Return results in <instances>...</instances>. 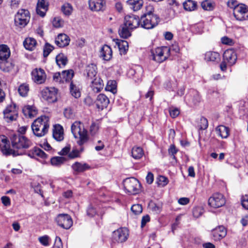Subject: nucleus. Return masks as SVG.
Here are the masks:
<instances>
[{
	"label": "nucleus",
	"mask_w": 248,
	"mask_h": 248,
	"mask_svg": "<svg viewBox=\"0 0 248 248\" xmlns=\"http://www.w3.org/2000/svg\"><path fill=\"white\" fill-rule=\"evenodd\" d=\"M154 8L153 5L149 4L146 7V12L143 15H150L151 16H158L157 15L154 14Z\"/></svg>",
	"instance_id": "obj_53"
},
{
	"label": "nucleus",
	"mask_w": 248,
	"mask_h": 248,
	"mask_svg": "<svg viewBox=\"0 0 248 248\" xmlns=\"http://www.w3.org/2000/svg\"><path fill=\"white\" fill-rule=\"evenodd\" d=\"M117 82L114 80H108L105 87V90L107 92H110L112 93H117Z\"/></svg>",
	"instance_id": "obj_36"
},
{
	"label": "nucleus",
	"mask_w": 248,
	"mask_h": 248,
	"mask_svg": "<svg viewBox=\"0 0 248 248\" xmlns=\"http://www.w3.org/2000/svg\"><path fill=\"white\" fill-rule=\"evenodd\" d=\"M83 150V148H81L80 151L77 149H73L71 152H70L68 155V156L70 159H73L79 156L80 153Z\"/></svg>",
	"instance_id": "obj_49"
},
{
	"label": "nucleus",
	"mask_w": 248,
	"mask_h": 248,
	"mask_svg": "<svg viewBox=\"0 0 248 248\" xmlns=\"http://www.w3.org/2000/svg\"><path fill=\"white\" fill-rule=\"evenodd\" d=\"M75 174H78L90 169L91 167L86 163L76 162L72 165Z\"/></svg>",
	"instance_id": "obj_19"
},
{
	"label": "nucleus",
	"mask_w": 248,
	"mask_h": 248,
	"mask_svg": "<svg viewBox=\"0 0 248 248\" xmlns=\"http://www.w3.org/2000/svg\"><path fill=\"white\" fill-rule=\"evenodd\" d=\"M89 5L92 11H103L105 8V2L104 0H89Z\"/></svg>",
	"instance_id": "obj_18"
},
{
	"label": "nucleus",
	"mask_w": 248,
	"mask_h": 248,
	"mask_svg": "<svg viewBox=\"0 0 248 248\" xmlns=\"http://www.w3.org/2000/svg\"><path fill=\"white\" fill-rule=\"evenodd\" d=\"M63 21L59 17H55L53 21V25L56 28H60L63 26Z\"/></svg>",
	"instance_id": "obj_59"
},
{
	"label": "nucleus",
	"mask_w": 248,
	"mask_h": 248,
	"mask_svg": "<svg viewBox=\"0 0 248 248\" xmlns=\"http://www.w3.org/2000/svg\"><path fill=\"white\" fill-rule=\"evenodd\" d=\"M102 82V80L100 78H95L91 81V88L94 93H97L101 91L103 87Z\"/></svg>",
	"instance_id": "obj_28"
},
{
	"label": "nucleus",
	"mask_w": 248,
	"mask_h": 248,
	"mask_svg": "<svg viewBox=\"0 0 248 248\" xmlns=\"http://www.w3.org/2000/svg\"><path fill=\"white\" fill-rule=\"evenodd\" d=\"M137 71L138 72L134 69H131L129 71V74L133 75V79L136 82L140 80L143 72L142 69L140 68L137 69Z\"/></svg>",
	"instance_id": "obj_44"
},
{
	"label": "nucleus",
	"mask_w": 248,
	"mask_h": 248,
	"mask_svg": "<svg viewBox=\"0 0 248 248\" xmlns=\"http://www.w3.org/2000/svg\"><path fill=\"white\" fill-rule=\"evenodd\" d=\"M53 80L56 82L60 83H63V79L62 77V73L61 74L60 72H56L54 74L53 76Z\"/></svg>",
	"instance_id": "obj_58"
},
{
	"label": "nucleus",
	"mask_w": 248,
	"mask_h": 248,
	"mask_svg": "<svg viewBox=\"0 0 248 248\" xmlns=\"http://www.w3.org/2000/svg\"><path fill=\"white\" fill-rule=\"evenodd\" d=\"M36 41L33 38H27L23 42V45L26 49L33 50L36 46Z\"/></svg>",
	"instance_id": "obj_34"
},
{
	"label": "nucleus",
	"mask_w": 248,
	"mask_h": 248,
	"mask_svg": "<svg viewBox=\"0 0 248 248\" xmlns=\"http://www.w3.org/2000/svg\"><path fill=\"white\" fill-rule=\"evenodd\" d=\"M124 186L125 190L129 194H138L140 190V183L137 179L134 177L125 179L124 181Z\"/></svg>",
	"instance_id": "obj_7"
},
{
	"label": "nucleus",
	"mask_w": 248,
	"mask_h": 248,
	"mask_svg": "<svg viewBox=\"0 0 248 248\" xmlns=\"http://www.w3.org/2000/svg\"><path fill=\"white\" fill-rule=\"evenodd\" d=\"M169 182L168 178L164 176H159L158 178V184L162 186H164Z\"/></svg>",
	"instance_id": "obj_57"
},
{
	"label": "nucleus",
	"mask_w": 248,
	"mask_h": 248,
	"mask_svg": "<svg viewBox=\"0 0 248 248\" xmlns=\"http://www.w3.org/2000/svg\"><path fill=\"white\" fill-rule=\"evenodd\" d=\"M203 212V209L202 207L197 206L193 209V215L195 217L198 218L200 217Z\"/></svg>",
	"instance_id": "obj_50"
},
{
	"label": "nucleus",
	"mask_w": 248,
	"mask_h": 248,
	"mask_svg": "<svg viewBox=\"0 0 248 248\" xmlns=\"http://www.w3.org/2000/svg\"><path fill=\"white\" fill-rule=\"evenodd\" d=\"M143 0H128L127 4L129 8L134 11L140 10L143 6Z\"/></svg>",
	"instance_id": "obj_27"
},
{
	"label": "nucleus",
	"mask_w": 248,
	"mask_h": 248,
	"mask_svg": "<svg viewBox=\"0 0 248 248\" xmlns=\"http://www.w3.org/2000/svg\"><path fill=\"white\" fill-rule=\"evenodd\" d=\"M63 114L64 116L68 119L73 118L74 115L73 110L70 108H66L64 110Z\"/></svg>",
	"instance_id": "obj_60"
},
{
	"label": "nucleus",
	"mask_w": 248,
	"mask_h": 248,
	"mask_svg": "<svg viewBox=\"0 0 248 248\" xmlns=\"http://www.w3.org/2000/svg\"><path fill=\"white\" fill-rule=\"evenodd\" d=\"M56 62L60 68H63L67 64V57L62 53L58 54L56 57Z\"/></svg>",
	"instance_id": "obj_33"
},
{
	"label": "nucleus",
	"mask_w": 248,
	"mask_h": 248,
	"mask_svg": "<svg viewBox=\"0 0 248 248\" xmlns=\"http://www.w3.org/2000/svg\"><path fill=\"white\" fill-rule=\"evenodd\" d=\"M71 131L74 137L78 139V144L81 146L88 140L87 131L84 124L79 121L75 122L71 125Z\"/></svg>",
	"instance_id": "obj_3"
},
{
	"label": "nucleus",
	"mask_w": 248,
	"mask_h": 248,
	"mask_svg": "<svg viewBox=\"0 0 248 248\" xmlns=\"http://www.w3.org/2000/svg\"><path fill=\"white\" fill-rule=\"evenodd\" d=\"M150 207L151 210L155 212L156 213H159L161 211V206L156 203L152 202L150 204Z\"/></svg>",
	"instance_id": "obj_62"
},
{
	"label": "nucleus",
	"mask_w": 248,
	"mask_h": 248,
	"mask_svg": "<svg viewBox=\"0 0 248 248\" xmlns=\"http://www.w3.org/2000/svg\"><path fill=\"white\" fill-rule=\"evenodd\" d=\"M52 135L53 137L57 141H62L64 139L63 128L62 126L59 124L54 125L53 127Z\"/></svg>",
	"instance_id": "obj_20"
},
{
	"label": "nucleus",
	"mask_w": 248,
	"mask_h": 248,
	"mask_svg": "<svg viewBox=\"0 0 248 248\" xmlns=\"http://www.w3.org/2000/svg\"><path fill=\"white\" fill-rule=\"evenodd\" d=\"M31 78L34 82L37 84L44 83L46 78L45 71L42 68H35L31 73Z\"/></svg>",
	"instance_id": "obj_13"
},
{
	"label": "nucleus",
	"mask_w": 248,
	"mask_h": 248,
	"mask_svg": "<svg viewBox=\"0 0 248 248\" xmlns=\"http://www.w3.org/2000/svg\"><path fill=\"white\" fill-rule=\"evenodd\" d=\"M131 153L133 157L136 159H140L144 154L142 149L140 147H134Z\"/></svg>",
	"instance_id": "obj_38"
},
{
	"label": "nucleus",
	"mask_w": 248,
	"mask_h": 248,
	"mask_svg": "<svg viewBox=\"0 0 248 248\" xmlns=\"http://www.w3.org/2000/svg\"><path fill=\"white\" fill-rule=\"evenodd\" d=\"M219 59V54L216 52L208 51L204 55V59L208 62H216Z\"/></svg>",
	"instance_id": "obj_35"
},
{
	"label": "nucleus",
	"mask_w": 248,
	"mask_h": 248,
	"mask_svg": "<svg viewBox=\"0 0 248 248\" xmlns=\"http://www.w3.org/2000/svg\"><path fill=\"white\" fill-rule=\"evenodd\" d=\"M0 148L2 153L6 155L17 156L22 154V152H15L9 148V141L4 135H0Z\"/></svg>",
	"instance_id": "obj_10"
},
{
	"label": "nucleus",
	"mask_w": 248,
	"mask_h": 248,
	"mask_svg": "<svg viewBox=\"0 0 248 248\" xmlns=\"http://www.w3.org/2000/svg\"><path fill=\"white\" fill-rule=\"evenodd\" d=\"M69 37L65 34H60L55 39L56 44L60 47H63L67 46L69 43Z\"/></svg>",
	"instance_id": "obj_23"
},
{
	"label": "nucleus",
	"mask_w": 248,
	"mask_h": 248,
	"mask_svg": "<svg viewBox=\"0 0 248 248\" xmlns=\"http://www.w3.org/2000/svg\"><path fill=\"white\" fill-rule=\"evenodd\" d=\"M55 220L59 226L65 229H69L73 225L72 219L68 214H59L56 217Z\"/></svg>",
	"instance_id": "obj_11"
},
{
	"label": "nucleus",
	"mask_w": 248,
	"mask_h": 248,
	"mask_svg": "<svg viewBox=\"0 0 248 248\" xmlns=\"http://www.w3.org/2000/svg\"><path fill=\"white\" fill-rule=\"evenodd\" d=\"M128 236V230L126 228H120L113 232L112 238L114 241L118 243L125 241Z\"/></svg>",
	"instance_id": "obj_14"
},
{
	"label": "nucleus",
	"mask_w": 248,
	"mask_h": 248,
	"mask_svg": "<svg viewBox=\"0 0 248 248\" xmlns=\"http://www.w3.org/2000/svg\"><path fill=\"white\" fill-rule=\"evenodd\" d=\"M18 93H27L29 91V87L28 84L21 85L18 89Z\"/></svg>",
	"instance_id": "obj_61"
},
{
	"label": "nucleus",
	"mask_w": 248,
	"mask_h": 248,
	"mask_svg": "<svg viewBox=\"0 0 248 248\" xmlns=\"http://www.w3.org/2000/svg\"><path fill=\"white\" fill-rule=\"evenodd\" d=\"M30 14L28 10L21 9L18 11L15 16V24L20 28L25 27L29 23Z\"/></svg>",
	"instance_id": "obj_6"
},
{
	"label": "nucleus",
	"mask_w": 248,
	"mask_h": 248,
	"mask_svg": "<svg viewBox=\"0 0 248 248\" xmlns=\"http://www.w3.org/2000/svg\"><path fill=\"white\" fill-rule=\"evenodd\" d=\"M49 125V118L42 115L33 121L31 124V129L34 135L42 137L48 132Z\"/></svg>",
	"instance_id": "obj_1"
},
{
	"label": "nucleus",
	"mask_w": 248,
	"mask_h": 248,
	"mask_svg": "<svg viewBox=\"0 0 248 248\" xmlns=\"http://www.w3.org/2000/svg\"><path fill=\"white\" fill-rule=\"evenodd\" d=\"M29 155L32 158L37 157L46 159L47 158V155L41 149L38 148H34L29 154Z\"/></svg>",
	"instance_id": "obj_29"
},
{
	"label": "nucleus",
	"mask_w": 248,
	"mask_h": 248,
	"mask_svg": "<svg viewBox=\"0 0 248 248\" xmlns=\"http://www.w3.org/2000/svg\"><path fill=\"white\" fill-rule=\"evenodd\" d=\"M168 5L170 7V9L173 11L174 14L178 10L180 7V4L177 0H167Z\"/></svg>",
	"instance_id": "obj_43"
},
{
	"label": "nucleus",
	"mask_w": 248,
	"mask_h": 248,
	"mask_svg": "<svg viewBox=\"0 0 248 248\" xmlns=\"http://www.w3.org/2000/svg\"><path fill=\"white\" fill-rule=\"evenodd\" d=\"M53 248H62V240L59 237H56Z\"/></svg>",
	"instance_id": "obj_64"
},
{
	"label": "nucleus",
	"mask_w": 248,
	"mask_h": 248,
	"mask_svg": "<svg viewBox=\"0 0 248 248\" xmlns=\"http://www.w3.org/2000/svg\"><path fill=\"white\" fill-rule=\"evenodd\" d=\"M217 135L222 139H226L230 134V129L228 127L223 125H220L216 128Z\"/></svg>",
	"instance_id": "obj_25"
},
{
	"label": "nucleus",
	"mask_w": 248,
	"mask_h": 248,
	"mask_svg": "<svg viewBox=\"0 0 248 248\" xmlns=\"http://www.w3.org/2000/svg\"><path fill=\"white\" fill-rule=\"evenodd\" d=\"M223 59L228 62V65L232 66L235 64L237 60V55L232 49L226 50L223 55Z\"/></svg>",
	"instance_id": "obj_16"
},
{
	"label": "nucleus",
	"mask_w": 248,
	"mask_h": 248,
	"mask_svg": "<svg viewBox=\"0 0 248 248\" xmlns=\"http://www.w3.org/2000/svg\"><path fill=\"white\" fill-rule=\"evenodd\" d=\"M112 55L110 47L107 45L103 46L100 51V57L105 61H109L112 58Z\"/></svg>",
	"instance_id": "obj_24"
},
{
	"label": "nucleus",
	"mask_w": 248,
	"mask_h": 248,
	"mask_svg": "<svg viewBox=\"0 0 248 248\" xmlns=\"http://www.w3.org/2000/svg\"><path fill=\"white\" fill-rule=\"evenodd\" d=\"M131 211L135 215H139L142 211V207L140 204H134L131 208Z\"/></svg>",
	"instance_id": "obj_52"
},
{
	"label": "nucleus",
	"mask_w": 248,
	"mask_h": 248,
	"mask_svg": "<svg viewBox=\"0 0 248 248\" xmlns=\"http://www.w3.org/2000/svg\"><path fill=\"white\" fill-rule=\"evenodd\" d=\"M38 240L44 246L47 247L50 245V239L48 235H45L43 236H41L39 237Z\"/></svg>",
	"instance_id": "obj_48"
},
{
	"label": "nucleus",
	"mask_w": 248,
	"mask_h": 248,
	"mask_svg": "<svg viewBox=\"0 0 248 248\" xmlns=\"http://www.w3.org/2000/svg\"><path fill=\"white\" fill-rule=\"evenodd\" d=\"M74 75V72L73 70H64L62 72V77L63 82L70 81Z\"/></svg>",
	"instance_id": "obj_40"
},
{
	"label": "nucleus",
	"mask_w": 248,
	"mask_h": 248,
	"mask_svg": "<svg viewBox=\"0 0 248 248\" xmlns=\"http://www.w3.org/2000/svg\"><path fill=\"white\" fill-rule=\"evenodd\" d=\"M61 10L65 16H68L72 14L73 9L71 4L65 3L62 6Z\"/></svg>",
	"instance_id": "obj_41"
},
{
	"label": "nucleus",
	"mask_w": 248,
	"mask_h": 248,
	"mask_svg": "<svg viewBox=\"0 0 248 248\" xmlns=\"http://www.w3.org/2000/svg\"><path fill=\"white\" fill-rule=\"evenodd\" d=\"M227 234V230L223 226H219L212 231L213 238L215 241L220 240Z\"/></svg>",
	"instance_id": "obj_17"
},
{
	"label": "nucleus",
	"mask_w": 248,
	"mask_h": 248,
	"mask_svg": "<svg viewBox=\"0 0 248 248\" xmlns=\"http://www.w3.org/2000/svg\"><path fill=\"white\" fill-rule=\"evenodd\" d=\"M170 50L167 46L158 47L151 50V59L158 63L165 61L170 56Z\"/></svg>",
	"instance_id": "obj_5"
},
{
	"label": "nucleus",
	"mask_w": 248,
	"mask_h": 248,
	"mask_svg": "<svg viewBox=\"0 0 248 248\" xmlns=\"http://www.w3.org/2000/svg\"><path fill=\"white\" fill-rule=\"evenodd\" d=\"M70 93H80V89L79 86L74 84L73 82H71L70 85Z\"/></svg>",
	"instance_id": "obj_56"
},
{
	"label": "nucleus",
	"mask_w": 248,
	"mask_h": 248,
	"mask_svg": "<svg viewBox=\"0 0 248 248\" xmlns=\"http://www.w3.org/2000/svg\"><path fill=\"white\" fill-rule=\"evenodd\" d=\"M241 204L244 208L248 210V195L242 197Z\"/></svg>",
	"instance_id": "obj_63"
},
{
	"label": "nucleus",
	"mask_w": 248,
	"mask_h": 248,
	"mask_svg": "<svg viewBox=\"0 0 248 248\" xmlns=\"http://www.w3.org/2000/svg\"><path fill=\"white\" fill-rule=\"evenodd\" d=\"M208 126V121L206 118L202 117L200 120V128L202 130L205 129Z\"/></svg>",
	"instance_id": "obj_55"
},
{
	"label": "nucleus",
	"mask_w": 248,
	"mask_h": 248,
	"mask_svg": "<svg viewBox=\"0 0 248 248\" xmlns=\"http://www.w3.org/2000/svg\"><path fill=\"white\" fill-rule=\"evenodd\" d=\"M109 102V99L105 94H99L96 99V106L99 109L102 110L106 108Z\"/></svg>",
	"instance_id": "obj_22"
},
{
	"label": "nucleus",
	"mask_w": 248,
	"mask_h": 248,
	"mask_svg": "<svg viewBox=\"0 0 248 248\" xmlns=\"http://www.w3.org/2000/svg\"><path fill=\"white\" fill-rule=\"evenodd\" d=\"M48 2L46 0H38L36 12L41 17H44L48 10Z\"/></svg>",
	"instance_id": "obj_21"
},
{
	"label": "nucleus",
	"mask_w": 248,
	"mask_h": 248,
	"mask_svg": "<svg viewBox=\"0 0 248 248\" xmlns=\"http://www.w3.org/2000/svg\"><path fill=\"white\" fill-rule=\"evenodd\" d=\"M224 196L219 193L214 194L208 200V204L214 208H219L225 203Z\"/></svg>",
	"instance_id": "obj_12"
},
{
	"label": "nucleus",
	"mask_w": 248,
	"mask_h": 248,
	"mask_svg": "<svg viewBox=\"0 0 248 248\" xmlns=\"http://www.w3.org/2000/svg\"><path fill=\"white\" fill-rule=\"evenodd\" d=\"M201 6L205 10L212 11L215 8V4L209 0H205L202 2Z\"/></svg>",
	"instance_id": "obj_45"
},
{
	"label": "nucleus",
	"mask_w": 248,
	"mask_h": 248,
	"mask_svg": "<svg viewBox=\"0 0 248 248\" xmlns=\"http://www.w3.org/2000/svg\"><path fill=\"white\" fill-rule=\"evenodd\" d=\"M230 2L232 6H230L233 9V14L236 20L243 21L248 19V6L243 3L238 4L234 0H231Z\"/></svg>",
	"instance_id": "obj_4"
},
{
	"label": "nucleus",
	"mask_w": 248,
	"mask_h": 248,
	"mask_svg": "<svg viewBox=\"0 0 248 248\" xmlns=\"http://www.w3.org/2000/svg\"><path fill=\"white\" fill-rule=\"evenodd\" d=\"M57 94H42V98L48 103H54L57 100Z\"/></svg>",
	"instance_id": "obj_42"
},
{
	"label": "nucleus",
	"mask_w": 248,
	"mask_h": 248,
	"mask_svg": "<svg viewBox=\"0 0 248 248\" xmlns=\"http://www.w3.org/2000/svg\"><path fill=\"white\" fill-rule=\"evenodd\" d=\"M140 19L136 15H127L124 17V23L128 26L130 29L137 28L140 25Z\"/></svg>",
	"instance_id": "obj_15"
},
{
	"label": "nucleus",
	"mask_w": 248,
	"mask_h": 248,
	"mask_svg": "<svg viewBox=\"0 0 248 248\" xmlns=\"http://www.w3.org/2000/svg\"><path fill=\"white\" fill-rule=\"evenodd\" d=\"M66 159L62 156H55L51 158L50 162L52 165L59 167L63 164Z\"/></svg>",
	"instance_id": "obj_37"
},
{
	"label": "nucleus",
	"mask_w": 248,
	"mask_h": 248,
	"mask_svg": "<svg viewBox=\"0 0 248 248\" xmlns=\"http://www.w3.org/2000/svg\"><path fill=\"white\" fill-rule=\"evenodd\" d=\"M183 6L185 10L188 11H192L196 9L197 3L193 0H187L183 3Z\"/></svg>",
	"instance_id": "obj_39"
},
{
	"label": "nucleus",
	"mask_w": 248,
	"mask_h": 248,
	"mask_svg": "<svg viewBox=\"0 0 248 248\" xmlns=\"http://www.w3.org/2000/svg\"><path fill=\"white\" fill-rule=\"evenodd\" d=\"M12 146L15 152H22V155L24 153V150L28 149L32 145V142L25 136L20 134H15L11 137Z\"/></svg>",
	"instance_id": "obj_2"
},
{
	"label": "nucleus",
	"mask_w": 248,
	"mask_h": 248,
	"mask_svg": "<svg viewBox=\"0 0 248 248\" xmlns=\"http://www.w3.org/2000/svg\"><path fill=\"white\" fill-rule=\"evenodd\" d=\"M10 56V51L7 46L0 45V60L6 61Z\"/></svg>",
	"instance_id": "obj_30"
},
{
	"label": "nucleus",
	"mask_w": 248,
	"mask_h": 248,
	"mask_svg": "<svg viewBox=\"0 0 248 248\" xmlns=\"http://www.w3.org/2000/svg\"><path fill=\"white\" fill-rule=\"evenodd\" d=\"M141 27L146 29H151L157 25L159 21L158 16H151L150 15H142L140 19Z\"/></svg>",
	"instance_id": "obj_8"
},
{
	"label": "nucleus",
	"mask_w": 248,
	"mask_h": 248,
	"mask_svg": "<svg viewBox=\"0 0 248 248\" xmlns=\"http://www.w3.org/2000/svg\"><path fill=\"white\" fill-rule=\"evenodd\" d=\"M132 30L129 29L128 26L124 23L120 27L119 34L122 38L126 39L131 36L130 30Z\"/></svg>",
	"instance_id": "obj_31"
},
{
	"label": "nucleus",
	"mask_w": 248,
	"mask_h": 248,
	"mask_svg": "<svg viewBox=\"0 0 248 248\" xmlns=\"http://www.w3.org/2000/svg\"><path fill=\"white\" fill-rule=\"evenodd\" d=\"M54 47L48 43H46L44 47V56L46 57L53 50Z\"/></svg>",
	"instance_id": "obj_51"
},
{
	"label": "nucleus",
	"mask_w": 248,
	"mask_h": 248,
	"mask_svg": "<svg viewBox=\"0 0 248 248\" xmlns=\"http://www.w3.org/2000/svg\"><path fill=\"white\" fill-rule=\"evenodd\" d=\"M24 115L30 118L35 116L38 113V109L34 106L27 105L23 108Z\"/></svg>",
	"instance_id": "obj_26"
},
{
	"label": "nucleus",
	"mask_w": 248,
	"mask_h": 248,
	"mask_svg": "<svg viewBox=\"0 0 248 248\" xmlns=\"http://www.w3.org/2000/svg\"><path fill=\"white\" fill-rule=\"evenodd\" d=\"M170 116L173 118H176L180 114V110L178 108L173 107H171L169 109Z\"/></svg>",
	"instance_id": "obj_54"
},
{
	"label": "nucleus",
	"mask_w": 248,
	"mask_h": 248,
	"mask_svg": "<svg viewBox=\"0 0 248 248\" xmlns=\"http://www.w3.org/2000/svg\"><path fill=\"white\" fill-rule=\"evenodd\" d=\"M121 52L126 53L128 49V44L126 41L120 40L117 42Z\"/></svg>",
	"instance_id": "obj_46"
},
{
	"label": "nucleus",
	"mask_w": 248,
	"mask_h": 248,
	"mask_svg": "<svg viewBox=\"0 0 248 248\" xmlns=\"http://www.w3.org/2000/svg\"><path fill=\"white\" fill-rule=\"evenodd\" d=\"M18 108L16 104L8 105L3 110L4 119L8 123L16 121L18 117Z\"/></svg>",
	"instance_id": "obj_9"
},
{
	"label": "nucleus",
	"mask_w": 248,
	"mask_h": 248,
	"mask_svg": "<svg viewBox=\"0 0 248 248\" xmlns=\"http://www.w3.org/2000/svg\"><path fill=\"white\" fill-rule=\"evenodd\" d=\"M100 123L98 121L93 122L91 126L90 131L92 135H95L98 132V130L100 127Z\"/></svg>",
	"instance_id": "obj_47"
},
{
	"label": "nucleus",
	"mask_w": 248,
	"mask_h": 248,
	"mask_svg": "<svg viewBox=\"0 0 248 248\" xmlns=\"http://www.w3.org/2000/svg\"><path fill=\"white\" fill-rule=\"evenodd\" d=\"M97 67L94 64H89L86 69L87 76L91 79H93V78H95L97 74Z\"/></svg>",
	"instance_id": "obj_32"
}]
</instances>
